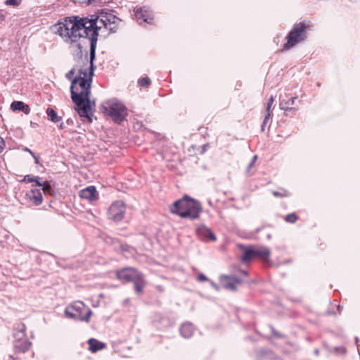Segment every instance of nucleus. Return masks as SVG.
Returning a JSON list of instances; mask_svg holds the SVG:
<instances>
[{
  "label": "nucleus",
  "instance_id": "nucleus-1",
  "mask_svg": "<svg viewBox=\"0 0 360 360\" xmlns=\"http://www.w3.org/2000/svg\"><path fill=\"white\" fill-rule=\"evenodd\" d=\"M101 21V12L98 15H91L90 18L74 16L66 19L65 22L59 23L57 33L62 37L70 38L72 41H76L81 37L88 38L90 40V59L92 63L96 56L98 31L105 29L106 26Z\"/></svg>",
  "mask_w": 360,
  "mask_h": 360
},
{
  "label": "nucleus",
  "instance_id": "nucleus-2",
  "mask_svg": "<svg viewBox=\"0 0 360 360\" xmlns=\"http://www.w3.org/2000/svg\"><path fill=\"white\" fill-rule=\"evenodd\" d=\"M93 74L92 63L89 75L86 70L80 69L79 75L72 79L70 86L71 98L77 106L75 110L80 117L87 118L89 122H92V105H95L94 101L91 102L89 98Z\"/></svg>",
  "mask_w": 360,
  "mask_h": 360
},
{
  "label": "nucleus",
  "instance_id": "nucleus-3",
  "mask_svg": "<svg viewBox=\"0 0 360 360\" xmlns=\"http://www.w3.org/2000/svg\"><path fill=\"white\" fill-rule=\"evenodd\" d=\"M170 212L181 218L194 220L199 218L202 207L199 201L186 195L172 204Z\"/></svg>",
  "mask_w": 360,
  "mask_h": 360
},
{
  "label": "nucleus",
  "instance_id": "nucleus-4",
  "mask_svg": "<svg viewBox=\"0 0 360 360\" xmlns=\"http://www.w3.org/2000/svg\"><path fill=\"white\" fill-rule=\"evenodd\" d=\"M116 277L122 283L133 282L136 293L143 292L147 282L143 274L133 267H124L116 271Z\"/></svg>",
  "mask_w": 360,
  "mask_h": 360
},
{
  "label": "nucleus",
  "instance_id": "nucleus-5",
  "mask_svg": "<svg viewBox=\"0 0 360 360\" xmlns=\"http://www.w3.org/2000/svg\"><path fill=\"white\" fill-rule=\"evenodd\" d=\"M101 108L103 112L117 124L123 122L127 116V108L122 103L116 99H111L105 102Z\"/></svg>",
  "mask_w": 360,
  "mask_h": 360
},
{
  "label": "nucleus",
  "instance_id": "nucleus-6",
  "mask_svg": "<svg viewBox=\"0 0 360 360\" xmlns=\"http://www.w3.org/2000/svg\"><path fill=\"white\" fill-rule=\"evenodd\" d=\"M67 317L75 321L89 322L92 314L91 310L81 301H76L65 308Z\"/></svg>",
  "mask_w": 360,
  "mask_h": 360
},
{
  "label": "nucleus",
  "instance_id": "nucleus-7",
  "mask_svg": "<svg viewBox=\"0 0 360 360\" xmlns=\"http://www.w3.org/2000/svg\"><path fill=\"white\" fill-rule=\"evenodd\" d=\"M307 25L304 22L295 24L287 36L283 49L288 50L307 39Z\"/></svg>",
  "mask_w": 360,
  "mask_h": 360
},
{
  "label": "nucleus",
  "instance_id": "nucleus-8",
  "mask_svg": "<svg viewBox=\"0 0 360 360\" xmlns=\"http://www.w3.org/2000/svg\"><path fill=\"white\" fill-rule=\"evenodd\" d=\"M270 255L268 248L264 247H249L245 248L242 257V261L244 263L250 262L253 258H259L263 260H267Z\"/></svg>",
  "mask_w": 360,
  "mask_h": 360
},
{
  "label": "nucleus",
  "instance_id": "nucleus-9",
  "mask_svg": "<svg viewBox=\"0 0 360 360\" xmlns=\"http://www.w3.org/2000/svg\"><path fill=\"white\" fill-rule=\"evenodd\" d=\"M126 212L125 204L122 200L113 202L107 212L108 218L113 221H120L124 219Z\"/></svg>",
  "mask_w": 360,
  "mask_h": 360
},
{
  "label": "nucleus",
  "instance_id": "nucleus-10",
  "mask_svg": "<svg viewBox=\"0 0 360 360\" xmlns=\"http://www.w3.org/2000/svg\"><path fill=\"white\" fill-rule=\"evenodd\" d=\"M297 99V96L289 97L287 94L280 97L279 108L281 110L285 111V115H295L297 110V108L294 107L295 101Z\"/></svg>",
  "mask_w": 360,
  "mask_h": 360
},
{
  "label": "nucleus",
  "instance_id": "nucleus-11",
  "mask_svg": "<svg viewBox=\"0 0 360 360\" xmlns=\"http://www.w3.org/2000/svg\"><path fill=\"white\" fill-rule=\"evenodd\" d=\"M135 16L137 22L140 25H143L144 23L153 24V14L152 11H150L148 7L143 6L138 8L136 11Z\"/></svg>",
  "mask_w": 360,
  "mask_h": 360
},
{
  "label": "nucleus",
  "instance_id": "nucleus-12",
  "mask_svg": "<svg viewBox=\"0 0 360 360\" xmlns=\"http://www.w3.org/2000/svg\"><path fill=\"white\" fill-rule=\"evenodd\" d=\"M119 19L113 14L101 11V22L105 23V30H109L110 32H115L116 25L115 23Z\"/></svg>",
  "mask_w": 360,
  "mask_h": 360
},
{
  "label": "nucleus",
  "instance_id": "nucleus-13",
  "mask_svg": "<svg viewBox=\"0 0 360 360\" xmlns=\"http://www.w3.org/2000/svg\"><path fill=\"white\" fill-rule=\"evenodd\" d=\"M220 283L224 288L236 290L237 285L242 283V280L236 276L223 275L220 277Z\"/></svg>",
  "mask_w": 360,
  "mask_h": 360
},
{
  "label": "nucleus",
  "instance_id": "nucleus-14",
  "mask_svg": "<svg viewBox=\"0 0 360 360\" xmlns=\"http://www.w3.org/2000/svg\"><path fill=\"white\" fill-rule=\"evenodd\" d=\"M196 233L201 240L205 241H215L217 240L215 234L204 224L197 227Z\"/></svg>",
  "mask_w": 360,
  "mask_h": 360
},
{
  "label": "nucleus",
  "instance_id": "nucleus-15",
  "mask_svg": "<svg viewBox=\"0 0 360 360\" xmlns=\"http://www.w3.org/2000/svg\"><path fill=\"white\" fill-rule=\"evenodd\" d=\"M25 196L29 201L36 206L41 205L43 202L42 194L39 188L31 189L26 193Z\"/></svg>",
  "mask_w": 360,
  "mask_h": 360
},
{
  "label": "nucleus",
  "instance_id": "nucleus-16",
  "mask_svg": "<svg viewBox=\"0 0 360 360\" xmlns=\"http://www.w3.org/2000/svg\"><path fill=\"white\" fill-rule=\"evenodd\" d=\"M98 191L95 186H89L79 191V197L89 201H95L98 199Z\"/></svg>",
  "mask_w": 360,
  "mask_h": 360
},
{
  "label": "nucleus",
  "instance_id": "nucleus-17",
  "mask_svg": "<svg viewBox=\"0 0 360 360\" xmlns=\"http://www.w3.org/2000/svg\"><path fill=\"white\" fill-rule=\"evenodd\" d=\"M26 326L23 323H18L13 328V342L22 341L23 339H27L25 333Z\"/></svg>",
  "mask_w": 360,
  "mask_h": 360
},
{
  "label": "nucleus",
  "instance_id": "nucleus-18",
  "mask_svg": "<svg viewBox=\"0 0 360 360\" xmlns=\"http://www.w3.org/2000/svg\"><path fill=\"white\" fill-rule=\"evenodd\" d=\"M257 360H282L276 356L271 350L259 349L256 351Z\"/></svg>",
  "mask_w": 360,
  "mask_h": 360
},
{
  "label": "nucleus",
  "instance_id": "nucleus-19",
  "mask_svg": "<svg viewBox=\"0 0 360 360\" xmlns=\"http://www.w3.org/2000/svg\"><path fill=\"white\" fill-rule=\"evenodd\" d=\"M31 342L28 339H23L22 341L13 342V349L16 353H25L30 347Z\"/></svg>",
  "mask_w": 360,
  "mask_h": 360
},
{
  "label": "nucleus",
  "instance_id": "nucleus-20",
  "mask_svg": "<svg viewBox=\"0 0 360 360\" xmlns=\"http://www.w3.org/2000/svg\"><path fill=\"white\" fill-rule=\"evenodd\" d=\"M11 108L13 111H22L25 115L30 112V108L22 101H13L11 104Z\"/></svg>",
  "mask_w": 360,
  "mask_h": 360
},
{
  "label": "nucleus",
  "instance_id": "nucleus-21",
  "mask_svg": "<svg viewBox=\"0 0 360 360\" xmlns=\"http://www.w3.org/2000/svg\"><path fill=\"white\" fill-rule=\"evenodd\" d=\"M194 332V327L191 323H184L180 328V333L182 337L189 338Z\"/></svg>",
  "mask_w": 360,
  "mask_h": 360
},
{
  "label": "nucleus",
  "instance_id": "nucleus-22",
  "mask_svg": "<svg viewBox=\"0 0 360 360\" xmlns=\"http://www.w3.org/2000/svg\"><path fill=\"white\" fill-rule=\"evenodd\" d=\"M88 343L89 346V350H91L92 352H96L103 349L105 347V345L103 342H99L94 338L89 339Z\"/></svg>",
  "mask_w": 360,
  "mask_h": 360
},
{
  "label": "nucleus",
  "instance_id": "nucleus-23",
  "mask_svg": "<svg viewBox=\"0 0 360 360\" xmlns=\"http://www.w3.org/2000/svg\"><path fill=\"white\" fill-rule=\"evenodd\" d=\"M46 114L49 120L53 122H58L62 120V117L58 116L57 112L51 108H48L46 110Z\"/></svg>",
  "mask_w": 360,
  "mask_h": 360
},
{
  "label": "nucleus",
  "instance_id": "nucleus-24",
  "mask_svg": "<svg viewBox=\"0 0 360 360\" xmlns=\"http://www.w3.org/2000/svg\"><path fill=\"white\" fill-rule=\"evenodd\" d=\"M41 190L43 191L45 195H51L53 192L52 187L50 184V183L47 181H44L43 183V186H41Z\"/></svg>",
  "mask_w": 360,
  "mask_h": 360
},
{
  "label": "nucleus",
  "instance_id": "nucleus-25",
  "mask_svg": "<svg viewBox=\"0 0 360 360\" xmlns=\"http://www.w3.org/2000/svg\"><path fill=\"white\" fill-rule=\"evenodd\" d=\"M138 84L141 86H148L151 84V81L148 77L140 78L138 80Z\"/></svg>",
  "mask_w": 360,
  "mask_h": 360
},
{
  "label": "nucleus",
  "instance_id": "nucleus-26",
  "mask_svg": "<svg viewBox=\"0 0 360 360\" xmlns=\"http://www.w3.org/2000/svg\"><path fill=\"white\" fill-rule=\"evenodd\" d=\"M297 219V217L295 213H291L285 216V220L288 223H295Z\"/></svg>",
  "mask_w": 360,
  "mask_h": 360
},
{
  "label": "nucleus",
  "instance_id": "nucleus-27",
  "mask_svg": "<svg viewBox=\"0 0 360 360\" xmlns=\"http://www.w3.org/2000/svg\"><path fill=\"white\" fill-rule=\"evenodd\" d=\"M271 115H272L271 112H266L262 124L261 126L262 131H264V127H265L266 124H267V122H269V120H270V118L271 117Z\"/></svg>",
  "mask_w": 360,
  "mask_h": 360
},
{
  "label": "nucleus",
  "instance_id": "nucleus-28",
  "mask_svg": "<svg viewBox=\"0 0 360 360\" xmlns=\"http://www.w3.org/2000/svg\"><path fill=\"white\" fill-rule=\"evenodd\" d=\"M22 0H6L5 4L7 6H18L21 4Z\"/></svg>",
  "mask_w": 360,
  "mask_h": 360
},
{
  "label": "nucleus",
  "instance_id": "nucleus-29",
  "mask_svg": "<svg viewBox=\"0 0 360 360\" xmlns=\"http://www.w3.org/2000/svg\"><path fill=\"white\" fill-rule=\"evenodd\" d=\"M274 96L271 95L270 96V98H269L268 102L266 103V112H271V108L274 103Z\"/></svg>",
  "mask_w": 360,
  "mask_h": 360
},
{
  "label": "nucleus",
  "instance_id": "nucleus-30",
  "mask_svg": "<svg viewBox=\"0 0 360 360\" xmlns=\"http://www.w3.org/2000/svg\"><path fill=\"white\" fill-rule=\"evenodd\" d=\"M257 159V155H254L252 159V160L250 161V162L249 163V165H248V166L247 167V169H246L247 173H250V169L254 166Z\"/></svg>",
  "mask_w": 360,
  "mask_h": 360
},
{
  "label": "nucleus",
  "instance_id": "nucleus-31",
  "mask_svg": "<svg viewBox=\"0 0 360 360\" xmlns=\"http://www.w3.org/2000/svg\"><path fill=\"white\" fill-rule=\"evenodd\" d=\"M75 73V69L72 68L65 75L66 78L69 80H71L72 82L73 76Z\"/></svg>",
  "mask_w": 360,
  "mask_h": 360
},
{
  "label": "nucleus",
  "instance_id": "nucleus-32",
  "mask_svg": "<svg viewBox=\"0 0 360 360\" xmlns=\"http://www.w3.org/2000/svg\"><path fill=\"white\" fill-rule=\"evenodd\" d=\"M272 194L275 197H286L288 195L286 191H284L283 193L278 192V191H273Z\"/></svg>",
  "mask_w": 360,
  "mask_h": 360
},
{
  "label": "nucleus",
  "instance_id": "nucleus-33",
  "mask_svg": "<svg viewBox=\"0 0 360 360\" xmlns=\"http://www.w3.org/2000/svg\"><path fill=\"white\" fill-rule=\"evenodd\" d=\"M35 180H37V179H34V176H32L31 175H26V176H25L22 181L25 182L32 183V182H34V181H35Z\"/></svg>",
  "mask_w": 360,
  "mask_h": 360
},
{
  "label": "nucleus",
  "instance_id": "nucleus-34",
  "mask_svg": "<svg viewBox=\"0 0 360 360\" xmlns=\"http://www.w3.org/2000/svg\"><path fill=\"white\" fill-rule=\"evenodd\" d=\"M198 281H209L210 280L202 274H200L198 276Z\"/></svg>",
  "mask_w": 360,
  "mask_h": 360
},
{
  "label": "nucleus",
  "instance_id": "nucleus-35",
  "mask_svg": "<svg viewBox=\"0 0 360 360\" xmlns=\"http://www.w3.org/2000/svg\"><path fill=\"white\" fill-rule=\"evenodd\" d=\"M34 179H36L37 180L34 181V182L36 184V186H43V183L41 182V178L37 176H34Z\"/></svg>",
  "mask_w": 360,
  "mask_h": 360
},
{
  "label": "nucleus",
  "instance_id": "nucleus-36",
  "mask_svg": "<svg viewBox=\"0 0 360 360\" xmlns=\"http://www.w3.org/2000/svg\"><path fill=\"white\" fill-rule=\"evenodd\" d=\"M72 1H74L75 3H77V4H88V0H72Z\"/></svg>",
  "mask_w": 360,
  "mask_h": 360
},
{
  "label": "nucleus",
  "instance_id": "nucleus-37",
  "mask_svg": "<svg viewBox=\"0 0 360 360\" xmlns=\"http://www.w3.org/2000/svg\"><path fill=\"white\" fill-rule=\"evenodd\" d=\"M210 285L216 290H219V287L217 284H216L215 283H214L212 281H209Z\"/></svg>",
  "mask_w": 360,
  "mask_h": 360
},
{
  "label": "nucleus",
  "instance_id": "nucleus-38",
  "mask_svg": "<svg viewBox=\"0 0 360 360\" xmlns=\"http://www.w3.org/2000/svg\"><path fill=\"white\" fill-rule=\"evenodd\" d=\"M102 2H103V0H88V4H101Z\"/></svg>",
  "mask_w": 360,
  "mask_h": 360
},
{
  "label": "nucleus",
  "instance_id": "nucleus-39",
  "mask_svg": "<svg viewBox=\"0 0 360 360\" xmlns=\"http://www.w3.org/2000/svg\"><path fill=\"white\" fill-rule=\"evenodd\" d=\"M74 124V121L72 118H68L66 121H65V124L66 125H68V126H71Z\"/></svg>",
  "mask_w": 360,
  "mask_h": 360
},
{
  "label": "nucleus",
  "instance_id": "nucleus-40",
  "mask_svg": "<svg viewBox=\"0 0 360 360\" xmlns=\"http://www.w3.org/2000/svg\"><path fill=\"white\" fill-rule=\"evenodd\" d=\"M4 145V142L3 141V139H1L0 138V153L2 152L3 150V146Z\"/></svg>",
  "mask_w": 360,
  "mask_h": 360
},
{
  "label": "nucleus",
  "instance_id": "nucleus-41",
  "mask_svg": "<svg viewBox=\"0 0 360 360\" xmlns=\"http://www.w3.org/2000/svg\"><path fill=\"white\" fill-rule=\"evenodd\" d=\"M32 157L34 158V162H35L36 164H39V157H37L34 153V155H32Z\"/></svg>",
  "mask_w": 360,
  "mask_h": 360
},
{
  "label": "nucleus",
  "instance_id": "nucleus-42",
  "mask_svg": "<svg viewBox=\"0 0 360 360\" xmlns=\"http://www.w3.org/2000/svg\"><path fill=\"white\" fill-rule=\"evenodd\" d=\"M65 127H66V124H65V123H64V122H61V123L60 124V125L58 126V128H59L60 129H65Z\"/></svg>",
  "mask_w": 360,
  "mask_h": 360
},
{
  "label": "nucleus",
  "instance_id": "nucleus-43",
  "mask_svg": "<svg viewBox=\"0 0 360 360\" xmlns=\"http://www.w3.org/2000/svg\"><path fill=\"white\" fill-rule=\"evenodd\" d=\"M5 20V15L0 12V22L4 21Z\"/></svg>",
  "mask_w": 360,
  "mask_h": 360
},
{
  "label": "nucleus",
  "instance_id": "nucleus-44",
  "mask_svg": "<svg viewBox=\"0 0 360 360\" xmlns=\"http://www.w3.org/2000/svg\"><path fill=\"white\" fill-rule=\"evenodd\" d=\"M24 150L30 153L32 155H34V153L30 149H29L28 148H25L24 149Z\"/></svg>",
  "mask_w": 360,
  "mask_h": 360
},
{
  "label": "nucleus",
  "instance_id": "nucleus-45",
  "mask_svg": "<svg viewBox=\"0 0 360 360\" xmlns=\"http://www.w3.org/2000/svg\"><path fill=\"white\" fill-rule=\"evenodd\" d=\"M7 360H18L16 358H15L12 355H8V359Z\"/></svg>",
  "mask_w": 360,
  "mask_h": 360
},
{
  "label": "nucleus",
  "instance_id": "nucleus-46",
  "mask_svg": "<svg viewBox=\"0 0 360 360\" xmlns=\"http://www.w3.org/2000/svg\"><path fill=\"white\" fill-rule=\"evenodd\" d=\"M240 272L244 275V276H247L248 275V272L246 271H240Z\"/></svg>",
  "mask_w": 360,
  "mask_h": 360
},
{
  "label": "nucleus",
  "instance_id": "nucleus-47",
  "mask_svg": "<svg viewBox=\"0 0 360 360\" xmlns=\"http://www.w3.org/2000/svg\"><path fill=\"white\" fill-rule=\"evenodd\" d=\"M314 353H315V354L318 355V354H319V349H316L314 350Z\"/></svg>",
  "mask_w": 360,
  "mask_h": 360
},
{
  "label": "nucleus",
  "instance_id": "nucleus-48",
  "mask_svg": "<svg viewBox=\"0 0 360 360\" xmlns=\"http://www.w3.org/2000/svg\"><path fill=\"white\" fill-rule=\"evenodd\" d=\"M338 308L339 311H340V310L342 309V307H341V306H340V305H338Z\"/></svg>",
  "mask_w": 360,
  "mask_h": 360
},
{
  "label": "nucleus",
  "instance_id": "nucleus-49",
  "mask_svg": "<svg viewBox=\"0 0 360 360\" xmlns=\"http://www.w3.org/2000/svg\"><path fill=\"white\" fill-rule=\"evenodd\" d=\"M355 340H356V343L357 344V342H358V341H359L358 338H355Z\"/></svg>",
  "mask_w": 360,
  "mask_h": 360
}]
</instances>
